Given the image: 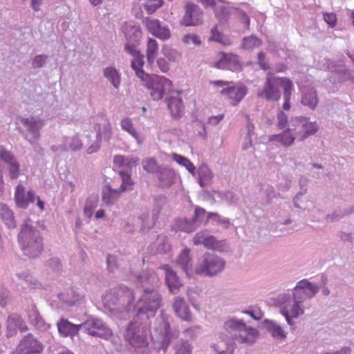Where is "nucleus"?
<instances>
[{"instance_id":"1","label":"nucleus","mask_w":354,"mask_h":354,"mask_svg":"<svg viewBox=\"0 0 354 354\" xmlns=\"http://www.w3.org/2000/svg\"><path fill=\"white\" fill-rule=\"evenodd\" d=\"M102 301L106 309L122 319L129 318L131 313L137 306L135 319L136 322L140 321V324L154 317L162 305L160 294L157 289L151 288L143 290L136 305L133 290L124 286L110 290L102 297Z\"/></svg>"},{"instance_id":"2","label":"nucleus","mask_w":354,"mask_h":354,"mask_svg":"<svg viewBox=\"0 0 354 354\" xmlns=\"http://www.w3.org/2000/svg\"><path fill=\"white\" fill-rule=\"evenodd\" d=\"M18 242L24 254L30 258L38 257L44 248L40 232L28 222L21 225Z\"/></svg>"},{"instance_id":"3","label":"nucleus","mask_w":354,"mask_h":354,"mask_svg":"<svg viewBox=\"0 0 354 354\" xmlns=\"http://www.w3.org/2000/svg\"><path fill=\"white\" fill-rule=\"evenodd\" d=\"M223 328L230 339L239 344L252 345L259 336V331L256 328L246 325L242 319L236 317L225 321Z\"/></svg>"},{"instance_id":"4","label":"nucleus","mask_w":354,"mask_h":354,"mask_svg":"<svg viewBox=\"0 0 354 354\" xmlns=\"http://www.w3.org/2000/svg\"><path fill=\"white\" fill-rule=\"evenodd\" d=\"M151 336L153 342L158 345V350L166 352L172 339L178 337V333L172 330L168 320L160 316L151 330Z\"/></svg>"},{"instance_id":"5","label":"nucleus","mask_w":354,"mask_h":354,"mask_svg":"<svg viewBox=\"0 0 354 354\" xmlns=\"http://www.w3.org/2000/svg\"><path fill=\"white\" fill-rule=\"evenodd\" d=\"M225 267V261L221 257L205 252L198 259L195 272L202 277H213L221 273Z\"/></svg>"},{"instance_id":"6","label":"nucleus","mask_w":354,"mask_h":354,"mask_svg":"<svg viewBox=\"0 0 354 354\" xmlns=\"http://www.w3.org/2000/svg\"><path fill=\"white\" fill-rule=\"evenodd\" d=\"M280 313L286 318L291 328L297 326L293 319L298 318L304 313L303 304L293 294H283L279 297Z\"/></svg>"},{"instance_id":"7","label":"nucleus","mask_w":354,"mask_h":354,"mask_svg":"<svg viewBox=\"0 0 354 354\" xmlns=\"http://www.w3.org/2000/svg\"><path fill=\"white\" fill-rule=\"evenodd\" d=\"M289 83H292L290 79L277 77L274 73L269 71L267 73L263 88L258 93V96L268 101H278L281 96L280 88H282L284 91L286 85Z\"/></svg>"},{"instance_id":"8","label":"nucleus","mask_w":354,"mask_h":354,"mask_svg":"<svg viewBox=\"0 0 354 354\" xmlns=\"http://www.w3.org/2000/svg\"><path fill=\"white\" fill-rule=\"evenodd\" d=\"M291 129L299 140L304 141L309 136L315 135L319 129L316 122H311L308 117L299 116L291 118L290 120Z\"/></svg>"},{"instance_id":"9","label":"nucleus","mask_w":354,"mask_h":354,"mask_svg":"<svg viewBox=\"0 0 354 354\" xmlns=\"http://www.w3.org/2000/svg\"><path fill=\"white\" fill-rule=\"evenodd\" d=\"M145 86L150 91L153 100H160L165 92L170 90L171 82L164 76L149 75L145 80Z\"/></svg>"},{"instance_id":"10","label":"nucleus","mask_w":354,"mask_h":354,"mask_svg":"<svg viewBox=\"0 0 354 354\" xmlns=\"http://www.w3.org/2000/svg\"><path fill=\"white\" fill-rule=\"evenodd\" d=\"M122 184L119 189H112L110 185H106L102 190V198L104 203L111 205L118 200L120 194L133 185V181L128 173L119 171Z\"/></svg>"},{"instance_id":"11","label":"nucleus","mask_w":354,"mask_h":354,"mask_svg":"<svg viewBox=\"0 0 354 354\" xmlns=\"http://www.w3.org/2000/svg\"><path fill=\"white\" fill-rule=\"evenodd\" d=\"M82 329L88 335L108 339L113 335L112 330L102 319L89 318L82 323Z\"/></svg>"},{"instance_id":"12","label":"nucleus","mask_w":354,"mask_h":354,"mask_svg":"<svg viewBox=\"0 0 354 354\" xmlns=\"http://www.w3.org/2000/svg\"><path fill=\"white\" fill-rule=\"evenodd\" d=\"M19 120L26 129L25 139L34 146L40 137L39 131L44 125V120L38 117L33 116L19 118Z\"/></svg>"},{"instance_id":"13","label":"nucleus","mask_w":354,"mask_h":354,"mask_svg":"<svg viewBox=\"0 0 354 354\" xmlns=\"http://www.w3.org/2000/svg\"><path fill=\"white\" fill-rule=\"evenodd\" d=\"M193 243L195 245H203L209 250L220 252L227 249V244L225 240H217L216 237L210 235L207 231H201L196 233L193 238Z\"/></svg>"},{"instance_id":"14","label":"nucleus","mask_w":354,"mask_h":354,"mask_svg":"<svg viewBox=\"0 0 354 354\" xmlns=\"http://www.w3.org/2000/svg\"><path fill=\"white\" fill-rule=\"evenodd\" d=\"M319 290V286L307 279H303L297 283L292 294L303 304L306 299L313 297Z\"/></svg>"},{"instance_id":"15","label":"nucleus","mask_w":354,"mask_h":354,"mask_svg":"<svg viewBox=\"0 0 354 354\" xmlns=\"http://www.w3.org/2000/svg\"><path fill=\"white\" fill-rule=\"evenodd\" d=\"M124 337L135 348H143L148 344L145 335L139 332L138 326L133 322L129 323Z\"/></svg>"},{"instance_id":"16","label":"nucleus","mask_w":354,"mask_h":354,"mask_svg":"<svg viewBox=\"0 0 354 354\" xmlns=\"http://www.w3.org/2000/svg\"><path fill=\"white\" fill-rule=\"evenodd\" d=\"M143 24L153 36L162 40L170 38L171 33L168 26L162 24L158 19L147 17L143 19Z\"/></svg>"},{"instance_id":"17","label":"nucleus","mask_w":354,"mask_h":354,"mask_svg":"<svg viewBox=\"0 0 354 354\" xmlns=\"http://www.w3.org/2000/svg\"><path fill=\"white\" fill-rule=\"evenodd\" d=\"M203 21V12L201 8L194 4H188L181 24L185 26H198Z\"/></svg>"},{"instance_id":"18","label":"nucleus","mask_w":354,"mask_h":354,"mask_svg":"<svg viewBox=\"0 0 354 354\" xmlns=\"http://www.w3.org/2000/svg\"><path fill=\"white\" fill-rule=\"evenodd\" d=\"M56 325L58 333L61 337L71 339L77 335L80 330L82 329V324H75L64 317L59 319Z\"/></svg>"},{"instance_id":"19","label":"nucleus","mask_w":354,"mask_h":354,"mask_svg":"<svg viewBox=\"0 0 354 354\" xmlns=\"http://www.w3.org/2000/svg\"><path fill=\"white\" fill-rule=\"evenodd\" d=\"M112 136V129L111 124L106 120H104V124L98 125L96 140L87 149L88 153H93L97 151L100 148V142L103 138L105 140L109 141Z\"/></svg>"},{"instance_id":"20","label":"nucleus","mask_w":354,"mask_h":354,"mask_svg":"<svg viewBox=\"0 0 354 354\" xmlns=\"http://www.w3.org/2000/svg\"><path fill=\"white\" fill-rule=\"evenodd\" d=\"M214 66L219 69L230 70L233 72L241 70V64L239 57L234 54L222 53L221 58L214 64Z\"/></svg>"},{"instance_id":"21","label":"nucleus","mask_w":354,"mask_h":354,"mask_svg":"<svg viewBox=\"0 0 354 354\" xmlns=\"http://www.w3.org/2000/svg\"><path fill=\"white\" fill-rule=\"evenodd\" d=\"M19 345L26 354L40 353L44 349L42 344L32 334L25 336Z\"/></svg>"},{"instance_id":"22","label":"nucleus","mask_w":354,"mask_h":354,"mask_svg":"<svg viewBox=\"0 0 354 354\" xmlns=\"http://www.w3.org/2000/svg\"><path fill=\"white\" fill-rule=\"evenodd\" d=\"M160 268L165 270V281L169 291L174 294H176L180 288L183 286L180 279L169 265H163L160 266Z\"/></svg>"},{"instance_id":"23","label":"nucleus","mask_w":354,"mask_h":354,"mask_svg":"<svg viewBox=\"0 0 354 354\" xmlns=\"http://www.w3.org/2000/svg\"><path fill=\"white\" fill-rule=\"evenodd\" d=\"M137 282L143 287L157 289L159 286L160 280L157 274L152 270H147L142 272L136 277Z\"/></svg>"},{"instance_id":"24","label":"nucleus","mask_w":354,"mask_h":354,"mask_svg":"<svg viewBox=\"0 0 354 354\" xmlns=\"http://www.w3.org/2000/svg\"><path fill=\"white\" fill-rule=\"evenodd\" d=\"M35 198V193L32 191L26 193L22 185H18L16 187L15 198L17 207L22 209L26 208L30 203L34 202Z\"/></svg>"},{"instance_id":"25","label":"nucleus","mask_w":354,"mask_h":354,"mask_svg":"<svg viewBox=\"0 0 354 354\" xmlns=\"http://www.w3.org/2000/svg\"><path fill=\"white\" fill-rule=\"evenodd\" d=\"M180 93V91H172L167 100L168 108L171 115L175 118L181 117L184 109Z\"/></svg>"},{"instance_id":"26","label":"nucleus","mask_w":354,"mask_h":354,"mask_svg":"<svg viewBox=\"0 0 354 354\" xmlns=\"http://www.w3.org/2000/svg\"><path fill=\"white\" fill-rule=\"evenodd\" d=\"M301 103L314 111L319 103L317 93L313 87H304L301 91Z\"/></svg>"},{"instance_id":"27","label":"nucleus","mask_w":354,"mask_h":354,"mask_svg":"<svg viewBox=\"0 0 354 354\" xmlns=\"http://www.w3.org/2000/svg\"><path fill=\"white\" fill-rule=\"evenodd\" d=\"M247 93V88L245 86H228L223 88L221 93L222 95H226L227 97L231 100V104L234 106L236 105L240 101L245 97Z\"/></svg>"},{"instance_id":"28","label":"nucleus","mask_w":354,"mask_h":354,"mask_svg":"<svg viewBox=\"0 0 354 354\" xmlns=\"http://www.w3.org/2000/svg\"><path fill=\"white\" fill-rule=\"evenodd\" d=\"M293 129H291L290 125L288 128L283 129V131L278 134H274L269 137V141L279 142L285 147L294 144L296 139L295 134H293Z\"/></svg>"},{"instance_id":"29","label":"nucleus","mask_w":354,"mask_h":354,"mask_svg":"<svg viewBox=\"0 0 354 354\" xmlns=\"http://www.w3.org/2000/svg\"><path fill=\"white\" fill-rule=\"evenodd\" d=\"M157 178H158L160 186L169 187L174 183L176 174L170 168L160 166L158 168Z\"/></svg>"},{"instance_id":"30","label":"nucleus","mask_w":354,"mask_h":354,"mask_svg":"<svg viewBox=\"0 0 354 354\" xmlns=\"http://www.w3.org/2000/svg\"><path fill=\"white\" fill-rule=\"evenodd\" d=\"M6 332L8 337L14 336L18 329L26 331L28 328L22 319L19 316H10L7 319Z\"/></svg>"},{"instance_id":"31","label":"nucleus","mask_w":354,"mask_h":354,"mask_svg":"<svg viewBox=\"0 0 354 354\" xmlns=\"http://www.w3.org/2000/svg\"><path fill=\"white\" fill-rule=\"evenodd\" d=\"M139 161V158L136 156H115L113 158V163L122 168L124 171L129 174L131 171L132 167H136ZM131 176V175H129Z\"/></svg>"},{"instance_id":"32","label":"nucleus","mask_w":354,"mask_h":354,"mask_svg":"<svg viewBox=\"0 0 354 354\" xmlns=\"http://www.w3.org/2000/svg\"><path fill=\"white\" fill-rule=\"evenodd\" d=\"M173 308L176 315L182 320L190 322L192 315L189 312V306L183 298L176 297L173 304Z\"/></svg>"},{"instance_id":"33","label":"nucleus","mask_w":354,"mask_h":354,"mask_svg":"<svg viewBox=\"0 0 354 354\" xmlns=\"http://www.w3.org/2000/svg\"><path fill=\"white\" fill-rule=\"evenodd\" d=\"M219 338L221 341L210 345V348L213 350L214 354H234V343L232 342L231 340L224 342L222 335H219Z\"/></svg>"},{"instance_id":"34","label":"nucleus","mask_w":354,"mask_h":354,"mask_svg":"<svg viewBox=\"0 0 354 354\" xmlns=\"http://www.w3.org/2000/svg\"><path fill=\"white\" fill-rule=\"evenodd\" d=\"M264 328L276 339H285L287 336L286 332L275 321L266 319L263 322Z\"/></svg>"},{"instance_id":"35","label":"nucleus","mask_w":354,"mask_h":354,"mask_svg":"<svg viewBox=\"0 0 354 354\" xmlns=\"http://www.w3.org/2000/svg\"><path fill=\"white\" fill-rule=\"evenodd\" d=\"M176 264L187 276L189 275V271L192 268L189 249L185 248L179 254L176 259Z\"/></svg>"},{"instance_id":"36","label":"nucleus","mask_w":354,"mask_h":354,"mask_svg":"<svg viewBox=\"0 0 354 354\" xmlns=\"http://www.w3.org/2000/svg\"><path fill=\"white\" fill-rule=\"evenodd\" d=\"M58 297L66 306H72L76 305L83 296L75 290L71 289L66 292L59 294Z\"/></svg>"},{"instance_id":"37","label":"nucleus","mask_w":354,"mask_h":354,"mask_svg":"<svg viewBox=\"0 0 354 354\" xmlns=\"http://www.w3.org/2000/svg\"><path fill=\"white\" fill-rule=\"evenodd\" d=\"M198 183L201 187L210 185L214 177L212 170L207 165H202L198 169Z\"/></svg>"},{"instance_id":"38","label":"nucleus","mask_w":354,"mask_h":354,"mask_svg":"<svg viewBox=\"0 0 354 354\" xmlns=\"http://www.w3.org/2000/svg\"><path fill=\"white\" fill-rule=\"evenodd\" d=\"M0 218L8 228H15L16 227L12 211L3 203H0Z\"/></svg>"},{"instance_id":"39","label":"nucleus","mask_w":354,"mask_h":354,"mask_svg":"<svg viewBox=\"0 0 354 354\" xmlns=\"http://www.w3.org/2000/svg\"><path fill=\"white\" fill-rule=\"evenodd\" d=\"M212 218H216L219 219V215L216 213H206L203 208L197 207L195 209L194 216L192 219L198 227L203 222H207L208 220L212 219Z\"/></svg>"},{"instance_id":"40","label":"nucleus","mask_w":354,"mask_h":354,"mask_svg":"<svg viewBox=\"0 0 354 354\" xmlns=\"http://www.w3.org/2000/svg\"><path fill=\"white\" fill-rule=\"evenodd\" d=\"M103 75L115 88H118L121 82V76L114 67H106L103 71Z\"/></svg>"},{"instance_id":"41","label":"nucleus","mask_w":354,"mask_h":354,"mask_svg":"<svg viewBox=\"0 0 354 354\" xmlns=\"http://www.w3.org/2000/svg\"><path fill=\"white\" fill-rule=\"evenodd\" d=\"M144 65L143 56L138 55L134 57L131 61V68L135 71L136 75L138 77L140 78L141 80H145L149 75L147 74L142 69Z\"/></svg>"},{"instance_id":"42","label":"nucleus","mask_w":354,"mask_h":354,"mask_svg":"<svg viewBox=\"0 0 354 354\" xmlns=\"http://www.w3.org/2000/svg\"><path fill=\"white\" fill-rule=\"evenodd\" d=\"M123 32L127 39L130 41L136 42L142 36L140 28L138 26L126 25L124 27Z\"/></svg>"},{"instance_id":"43","label":"nucleus","mask_w":354,"mask_h":354,"mask_svg":"<svg viewBox=\"0 0 354 354\" xmlns=\"http://www.w3.org/2000/svg\"><path fill=\"white\" fill-rule=\"evenodd\" d=\"M158 51V45L156 39L149 38L147 44V59L149 65L154 63Z\"/></svg>"},{"instance_id":"44","label":"nucleus","mask_w":354,"mask_h":354,"mask_svg":"<svg viewBox=\"0 0 354 354\" xmlns=\"http://www.w3.org/2000/svg\"><path fill=\"white\" fill-rule=\"evenodd\" d=\"M261 45V39L254 35L243 37L241 42L242 48L247 50H252L254 48H258Z\"/></svg>"},{"instance_id":"45","label":"nucleus","mask_w":354,"mask_h":354,"mask_svg":"<svg viewBox=\"0 0 354 354\" xmlns=\"http://www.w3.org/2000/svg\"><path fill=\"white\" fill-rule=\"evenodd\" d=\"M177 227L179 230L190 233L196 228V224L193 219L179 218L176 222Z\"/></svg>"},{"instance_id":"46","label":"nucleus","mask_w":354,"mask_h":354,"mask_svg":"<svg viewBox=\"0 0 354 354\" xmlns=\"http://www.w3.org/2000/svg\"><path fill=\"white\" fill-rule=\"evenodd\" d=\"M174 349V354H192L193 346L188 340L180 339L175 344Z\"/></svg>"},{"instance_id":"47","label":"nucleus","mask_w":354,"mask_h":354,"mask_svg":"<svg viewBox=\"0 0 354 354\" xmlns=\"http://www.w3.org/2000/svg\"><path fill=\"white\" fill-rule=\"evenodd\" d=\"M173 160L181 166L185 167L192 175L195 174L196 167L190 160L181 155L174 153Z\"/></svg>"},{"instance_id":"48","label":"nucleus","mask_w":354,"mask_h":354,"mask_svg":"<svg viewBox=\"0 0 354 354\" xmlns=\"http://www.w3.org/2000/svg\"><path fill=\"white\" fill-rule=\"evenodd\" d=\"M162 53L168 61L172 62H178L181 57V54L178 50L166 45L163 46Z\"/></svg>"},{"instance_id":"49","label":"nucleus","mask_w":354,"mask_h":354,"mask_svg":"<svg viewBox=\"0 0 354 354\" xmlns=\"http://www.w3.org/2000/svg\"><path fill=\"white\" fill-rule=\"evenodd\" d=\"M121 128L124 131L128 132L131 136H133L137 140L138 143H141L139 135L136 131V129L134 128L131 120L129 118H127L121 120Z\"/></svg>"},{"instance_id":"50","label":"nucleus","mask_w":354,"mask_h":354,"mask_svg":"<svg viewBox=\"0 0 354 354\" xmlns=\"http://www.w3.org/2000/svg\"><path fill=\"white\" fill-rule=\"evenodd\" d=\"M97 204L98 198L97 196H89L86 201V205L84 209V215L88 218H91L93 215V210L97 207Z\"/></svg>"},{"instance_id":"51","label":"nucleus","mask_w":354,"mask_h":354,"mask_svg":"<svg viewBox=\"0 0 354 354\" xmlns=\"http://www.w3.org/2000/svg\"><path fill=\"white\" fill-rule=\"evenodd\" d=\"M352 212H354V208L350 207L349 209H337L333 213L326 216V220L330 222H336Z\"/></svg>"},{"instance_id":"52","label":"nucleus","mask_w":354,"mask_h":354,"mask_svg":"<svg viewBox=\"0 0 354 354\" xmlns=\"http://www.w3.org/2000/svg\"><path fill=\"white\" fill-rule=\"evenodd\" d=\"M166 199L164 197H158L155 199V205L154 207L152 210V221L153 224H154L155 221L158 218V214L160 212V209L162 206L165 205Z\"/></svg>"},{"instance_id":"53","label":"nucleus","mask_w":354,"mask_h":354,"mask_svg":"<svg viewBox=\"0 0 354 354\" xmlns=\"http://www.w3.org/2000/svg\"><path fill=\"white\" fill-rule=\"evenodd\" d=\"M277 127L279 129L283 130L288 128L290 122H288V115L281 111H279L277 115Z\"/></svg>"},{"instance_id":"54","label":"nucleus","mask_w":354,"mask_h":354,"mask_svg":"<svg viewBox=\"0 0 354 354\" xmlns=\"http://www.w3.org/2000/svg\"><path fill=\"white\" fill-rule=\"evenodd\" d=\"M230 10L231 8L223 6L221 7L216 6L214 11L218 20L226 21L230 14Z\"/></svg>"},{"instance_id":"55","label":"nucleus","mask_w":354,"mask_h":354,"mask_svg":"<svg viewBox=\"0 0 354 354\" xmlns=\"http://www.w3.org/2000/svg\"><path fill=\"white\" fill-rule=\"evenodd\" d=\"M293 90V84L289 83L286 85V88L283 93V99L285 100L284 104L283 105V108L284 110H289L290 109V100L292 95V92Z\"/></svg>"},{"instance_id":"56","label":"nucleus","mask_w":354,"mask_h":354,"mask_svg":"<svg viewBox=\"0 0 354 354\" xmlns=\"http://www.w3.org/2000/svg\"><path fill=\"white\" fill-rule=\"evenodd\" d=\"M16 276L19 280L24 281L27 286L36 287L37 280L33 277L29 275L26 272H22L17 273Z\"/></svg>"},{"instance_id":"57","label":"nucleus","mask_w":354,"mask_h":354,"mask_svg":"<svg viewBox=\"0 0 354 354\" xmlns=\"http://www.w3.org/2000/svg\"><path fill=\"white\" fill-rule=\"evenodd\" d=\"M162 3V0H150L145 6V8L149 14H152L158 8H160Z\"/></svg>"},{"instance_id":"58","label":"nucleus","mask_w":354,"mask_h":354,"mask_svg":"<svg viewBox=\"0 0 354 354\" xmlns=\"http://www.w3.org/2000/svg\"><path fill=\"white\" fill-rule=\"evenodd\" d=\"M48 58L47 55H38L35 56L32 62V66L33 68H40L43 67Z\"/></svg>"},{"instance_id":"59","label":"nucleus","mask_w":354,"mask_h":354,"mask_svg":"<svg viewBox=\"0 0 354 354\" xmlns=\"http://www.w3.org/2000/svg\"><path fill=\"white\" fill-rule=\"evenodd\" d=\"M68 150L71 149L73 151H79L82 147V142L80 139L78 135H75L71 138L70 142H68Z\"/></svg>"},{"instance_id":"60","label":"nucleus","mask_w":354,"mask_h":354,"mask_svg":"<svg viewBox=\"0 0 354 354\" xmlns=\"http://www.w3.org/2000/svg\"><path fill=\"white\" fill-rule=\"evenodd\" d=\"M183 41L188 45L199 46L201 41L196 34H187L183 37Z\"/></svg>"},{"instance_id":"61","label":"nucleus","mask_w":354,"mask_h":354,"mask_svg":"<svg viewBox=\"0 0 354 354\" xmlns=\"http://www.w3.org/2000/svg\"><path fill=\"white\" fill-rule=\"evenodd\" d=\"M159 167L156 165V161L153 158H150L147 160L143 162V169L149 173H154L156 171L158 173V168Z\"/></svg>"},{"instance_id":"62","label":"nucleus","mask_w":354,"mask_h":354,"mask_svg":"<svg viewBox=\"0 0 354 354\" xmlns=\"http://www.w3.org/2000/svg\"><path fill=\"white\" fill-rule=\"evenodd\" d=\"M0 159L8 164H10L14 161H16L12 153L3 147L0 149Z\"/></svg>"},{"instance_id":"63","label":"nucleus","mask_w":354,"mask_h":354,"mask_svg":"<svg viewBox=\"0 0 354 354\" xmlns=\"http://www.w3.org/2000/svg\"><path fill=\"white\" fill-rule=\"evenodd\" d=\"M39 317H41V315L37 308L35 305H32L28 313V317L31 324H34Z\"/></svg>"},{"instance_id":"64","label":"nucleus","mask_w":354,"mask_h":354,"mask_svg":"<svg viewBox=\"0 0 354 354\" xmlns=\"http://www.w3.org/2000/svg\"><path fill=\"white\" fill-rule=\"evenodd\" d=\"M324 19L331 28L335 27L337 24L336 15L333 12L324 13Z\"/></svg>"}]
</instances>
